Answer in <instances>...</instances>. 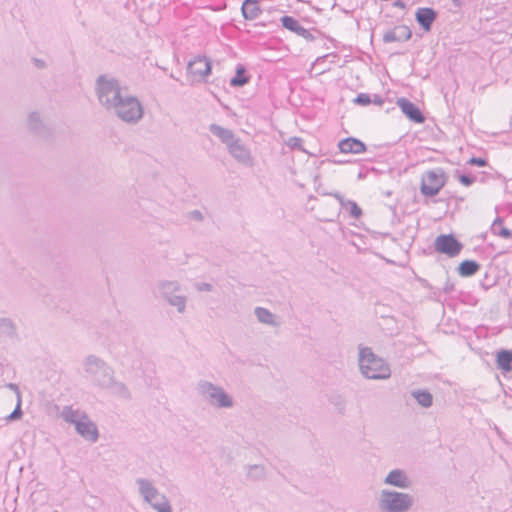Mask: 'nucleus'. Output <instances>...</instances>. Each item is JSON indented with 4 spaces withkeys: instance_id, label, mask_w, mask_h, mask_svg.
Masks as SVG:
<instances>
[{
    "instance_id": "4c0bfd02",
    "label": "nucleus",
    "mask_w": 512,
    "mask_h": 512,
    "mask_svg": "<svg viewBox=\"0 0 512 512\" xmlns=\"http://www.w3.org/2000/svg\"><path fill=\"white\" fill-rule=\"evenodd\" d=\"M468 164L475 165L479 167H484L487 165V160L481 157H472L468 160Z\"/></svg>"
},
{
    "instance_id": "b1692460",
    "label": "nucleus",
    "mask_w": 512,
    "mask_h": 512,
    "mask_svg": "<svg viewBox=\"0 0 512 512\" xmlns=\"http://www.w3.org/2000/svg\"><path fill=\"white\" fill-rule=\"evenodd\" d=\"M87 415L86 412L79 409H74L72 406H65L61 412L62 419L70 424L76 426L77 422L82 420V416Z\"/></svg>"
},
{
    "instance_id": "c03bdc74",
    "label": "nucleus",
    "mask_w": 512,
    "mask_h": 512,
    "mask_svg": "<svg viewBox=\"0 0 512 512\" xmlns=\"http://www.w3.org/2000/svg\"><path fill=\"white\" fill-rule=\"evenodd\" d=\"M190 217L197 221H201L203 219L202 213L198 210L190 212Z\"/></svg>"
},
{
    "instance_id": "49530a36",
    "label": "nucleus",
    "mask_w": 512,
    "mask_h": 512,
    "mask_svg": "<svg viewBox=\"0 0 512 512\" xmlns=\"http://www.w3.org/2000/svg\"><path fill=\"white\" fill-rule=\"evenodd\" d=\"M393 6L394 7H398V8H402L404 9L406 7L405 3L401 0H396L394 3H393Z\"/></svg>"
},
{
    "instance_id": "aec40b11",
    "label": "nucleus",
    "mask_w": 512,
    "mask_h": 512,
    "mask_svg": "<svg viewBox=\"0 0 512 512\" xmlns=\"http://www.w3.org/2000/svg\"><path fill=\"white\" fill-rule=\"evenodd\" d=\"M103 389H107L110 394L118 398L124 400L131 399V393L128 387L123 382L117 381L114 375L112 376V379L109 381V383L103 387Z\"/></svg>"
},
{
    "instance_id": "de8ad7c7",
    "label": "nucleus",
    "mask_w": 512,
    "mask_h": 512,
    "mask_svg": "<svg viewBox=\"0 0 512 512\" xmlns=\"http://www.w3.org/2000/svg\"><path fill=\"white\" fill-rule=\"evenodd\" d=\"M36 64L38 67H43L44 66V62L41 61V60H36Z\"/></svg>"
},
{
    "instance_id": "5701e85b",
    "label": "nucleus",
    "mask_w": 512,
    "mask_h": 512,
    "mask_svg": "<svg viewBox=\"0 0 512 512\" xmlns=\"http://www.w3.org/2000/svg\"><path fill=\"white\" fill-rule=\"evenodd\" d=\"M254 314L257 318V320L260 323L272 326V327H278L280 325V322L276 320V316L270 312L267 308L264 307H256L254 309Z\"/></svg>"
},
{
    "instance_id": "79ce46f5",
    "label": "nucleus",
    "mask_w": 512,
    "mask_h": 512,
    "mask_svg": "<svg viewBox=\"0 0 512 512\" xmlns=\"http://www.w3.org/2000/svg\"><path fill=\"white\" fill-rule=\"evenodd\" d=\"M7 388H9L10 390L14 391L16 393V396H17V400L18 399H21V393H20V390H19V387L17 384H14V383H8L6 385Z\"/></svg>"
},
{
    "instance_id": "0eeeda50",
    "label": "nucleus",
    "mask_w": 512,
    "mask_h": 512,
    "mask_svg": "<svg viewBox=\"0 0 512 512\" xmlns=\"http://www.w3.org/2000/svg\"><path fill=\"white\" fill-rule=\"evenodd\" d=\"M83 365L91 381L101 388L107 385L114 375V370L104 360L95 355L87 356Z\"/></svg>"
},
{
    "instance_id": "72a5a7b5",
    "label": "nucleus",
    "mask_w": 512,
    "mask_h": 512,
    "mask_svg": "<svg viewBox=\"0 0 512 512\" xmlns=\"http://www.w3.org/2000/svg\"><path fill=\"white\" fill-rule=\"evenodd\" d=\"M0 330L2 331V333L6 334L8 336L15 335V326L10 319H7V318L0 319Z\"/></svg>"
},
{
    "instance_id": "473e14b6",
    "label": "nucleus",
    "mask_w": 512,
    "mask_h": 512,
    "mask_svg": "<svg viewBox=\"0 0 512 512\" xmlns=\"http://www.w3.org/2000/svg\"><path fill=\"white\" fill-rule=\"evenodd\" d=\"M329 401L335 407V409L338 411V413H340L342 415L345 413L346 401L343 396L333 395L330 397Z\"/></svg>"
},
{
    "instance_id": "393cba45",
    "label": "nucleus",
    "mask_w": 512,
    "mask_h": 512,
    "mask_svg": "<svg viewBox=\"0 0 512 512\" xmlns=\"http://www.w3.org/2000/svg\"><path fill=\"white\" fill-rule=\"evenodd\" d=\"M496 364L503 372L512 371V351L501 350L497 353Z\"/></svg>"
},
{
    "instance_id": "bb28decb",
    "label": "nucleus",
    "mask_w": 512,
    "mask_h": 512,
    "mask_svg": "<svg viewBox=\"0 0 512 512\" xmlns=\"http://www.w3.org/2000/svg\"><path fill=\"white\" fill-rule=\"evenodd\" d=\"M411 396L423 408H429L433 404V396L428 390H413L411 391Z\"/></svg>"
},
{
    "instance_id": "4468645a",
    "label": "nucleus",
    "mask_w": 512,
    "mask_h": 512,
    "mask_svg": "<svg viewBox=\"0 0 512 512\" xmlns=\"http://www.w3.org/2000/svg\"><path fill=\"white\" fill-rule=\"evenodd\" d=\"M397 105L402 113L411 121L421 124L425 121V117L418 106L407 98L401 97L397 99Z\"/></svg>"
},
{
    "instance_id": "f3484780",
    "label": "nucleus",
    "mask_w": 512,
    "mask_h": 512,
    "mask_svg": "<svg viewBox=\"0 0 512 512\" xmlns=\"http://www.w3.org/2000/svg\"><path fill=\"white\" fill-rule=\"evenodd\" d=\"M437 18V12L430 7H421L416 10L415 19L426 32L431 30L433 22Z\"/></svg>"
},
{
    "instance_id": "6e6552de",
    "label": "nucleus",
    "mask_w": 512,
    "mask_h": 512,
    "mask_svg": "<svg viewBox=\"0 0 512 512\" xmlns=\"http://www.w3.org/2000/svg\"><path fill=\"white\" fill-rule=\"evenodd\" d=\"M157 291L159 296L166 301L167 304L175 307L178 313L184 314L186 312L187 297L178 294L181 291V285L178 281H159Z\"/></svg>"
},
{
    "instance_id": "a18cd8bd",
    "label": "nucleus",
    "mask_w": 512,
    "mask_h": 512,
    "mask_svg": "<svg viewBox=\"0 0 512 512\" xmlns=\"http://www.w3.org/2000/svg\"><path fill=\"white\" fill-rule=\"evenodd\" d=\"M452 2L455 7L461 8L465 4L466 0H452Z\"/></svg>"
},
{
    "instance_id": "423d86ee",
    "label": "nucleus",
    "mask_w": 512,
    "mask_h": 512,
    "mask_svg": "<svg viewBox=\"0 0 512 512\" xmlns=\"http://www.w3.org/2000/svg\"><path fill=\"white\" fill-rule=\"evenodd\" d=\"M139 494L157 512H172V507L164 494H161L153 485L152 481L146 478L136 479Z\"/></svg>"
},
{
    "instance_id": "c85d7f7f",
    "label": "nucleus",
    "mask_w": 512,
    "mask_h": 512,
    "mask_svg": "<svg viewBox=\"0 0 512 512\" xmlns=\"http://www.w3.org/2000/svg\"><path fill=\"white\" fill-rule=\"evenodd\" d=\"M28 126L29 129L36 134H43L45 131V125L38 112H32L29 114Z\"/></svg>"
},
{
    "instance_id": "c9c22d12",
    "label": "nucleus",
    "mask_w": 512,
    "mask_h": 512,
    "mask_svg": "<svg viewBox=\"0 0 512 512\" xmlns=\"http://www.w3.org/2000/svg\"><path fill=\"white\" fill-rule=\"evenodd\" d=\"M457 179L462 185L469 187L476 181V176L470 174H459L457 175Z\"/></svg>"
},
{
    "instance_id": "f03ea898",
    "label": "nucleus",
    "mask_w": 512,
    "mask_h": 512,
    "mask_svg": "<svg viewBox=\"0 0 512 512\" xmlns=\"http://www.w3.org/2000/svg\"><path fill=\"white\" fill-rule=\"evenodd\" d=\"M359 367L363 376L368 379H388L391 376L389 365L368 347L359 351Z\"/></svg>"
},
{
    "instance_id": "cd10ccee",
    "label": "nucleus",
    "mask_w": 512,
    "mask_h": 512,
    "mask_svg": "<svg viewBox=\"0 0 512 512\" xmlns=\"http://www.w3.org/2000/svg\"><path fill=\"white\" fill-rule=\"evenodd\" d=\"M250 80V76L246 75V68L239 64L236 67L235 76L230 80V86L232 87H243Z\"/></svg>"
},
{
    "instance_id": "7ed1b4c3",
    "label": "nucleus",
    "mask_w": 512,
    "mask_h": 512,
    "mask_svg": "<svg viewBox=\"0 0 512 512\" xmlns=\"http://www.w3.org/2000/svg\"><path fill=\"white\" fill-rule=\"evenodd\" d=\"M110 112L114 113L123 122L135 125L139 123L144 116V106L136 96L126 92L121 99L116 102Z\"/></svg>"
},
{
    "instance_id": "a211bd4d",
    "label": "nucleus",
    "mask_w": 512,
    "mask_h": 512,
    "mask_svg": "<svg viewBox=\"0 0 512 512\" xmlns=\"http://www.w3.org/2000/svg\"><path fill=\"white\" fill-rule=\"evenodd\" d=\"M384 483L400 489H407L411 485L409 477L401 469L391 470L385 477Z\"/></svg>"
},
{
    "instance_id": "e433bc0d",
    "label": "nucleus",
    "mask_w": 512,
    "mask_h": 512,
    "mask_svg": "<svg viewBox=\"0 0 512 512\" xmlns=\"http://www.w3.org/2000/svg\"><path fill=\"white\" fill-rule=\"evenodd\" d=\"M354 103L366 106L371 104V95L367 93H360L357 95V97L354 99Z\"/></svg>"
},
{
    "instance_id": "4be33fe9",
    "label": "nucleus",
    "mask_w": 512,
    "mask_h": 512,
    "mask_svg": "<svg viewBox=\"0 0 512 512\" xmlns=\"http://www.w3.org/2000/svg\"><path fill=\"white\" fill-rule=\"evenodd\" d=\"M241 11L246 20H255L262 13V9L257 0H244Z\"/></svg>"
},
{
    "instance_id": "f8f14e48",
    "label": "nucleus",
    "mask_w": 512,
    "mask_h": 512,
    "mask_svg": "<svg viewBox=\"0 0 512 512\" xmlns=\"http://www.w3.org/2000/svg\"><path fill=\"white\" fill-rule=\"evenodd\" d=\"M227 150L238 163L247 167L254 165V158L250 149L239 138L231 143Z\"/></svg>"
},
{
    "instance_id": "37998d69",
    "label": "nucleus",
    "mask_w": 512,
    "mask_h": 512,
    "mask_svg": "<svg viewBox=\"0 0 512 512\" xmlns=\"http://www.w3.org/2000/svg\"><path fill=\"white\" fill-rule=\"evenodd\" d=\"M332 196L338 200L341 207H343L347 201V199H345L339 192L333 193Z\"/></svg>"
},
{
    "instance_id": "a19ab883",
    "label": "nucleus",
    "mask_w": 512,
    "mask_h": 512,
    "mask_svg": "<svg viewBox=\"0 0 512 512\" xmlns=\"http://www.w3.org/2000/svg\"><path fill=\"white\" fill-rule=\"evenodd\" d=\"M371 103L378 105V106H382L384 103V99L378 94H373L371 96Z\"/></svg>"
},
{
    "instance_id": "412c9836",
    "label": "nucleus",
    "mask_w": 512,
    "mask_h": 512,
    "mask_svg": "<svg viewBox=\"0 0 512 512\" xmlns=\"http://www.w3.org/2000/svg\"><path fill=\"white\" fill-rule=\"evenodd\" d=\"M209 131L218 137L220 141L226 145L228 148L231 143H233L237 138L235 137L234 132L231 129L224 128L218 124H211L209 126Z\"/></svg>"
},
{
    "instance_id": "f704fd0d",
    "label": "nucleus",
    "mask_w": 512,
    "mask_h": 512,
    "mask_svg": "<svg viewBox=\"0 0 512 512\" xmlns=\"http://www.w3.org/2000/svg\"><path fill=\"white\" fill-rule=\"evenodd\" d=\"M21 403H22V400L18 399L15 409L12 411L11 414H9L6 417L7 421H15V420H18V419H20L22 417L23 412H22V409H21Z\"/></svg>"
},
{
    "instance_id": "c756f323",
    "label": "nucleus",
    "mask_w": 512,
    "mask_h": 512,
    "mask_svg": "<svg viewBox=\"0 0 512 512\" xmlns=\"http://www.w3.org/2000/svg\"><path fill=\"white\" fill-rule=\"evenodd\" d=\"M491 232L504 239H510L512 237V231L503 226V219L501 217H497L493 221Z\"/></svg>"
},
{
    "instance_id": "2f4dec72",
    "label": "nucleus",
    "mask_w": 512,
    "mask_h": 512,
    "mask_svg": "<svg viewBox=\"0 0 512 512\" xmlns=\"http://www.w3.org/2000/svg\"><path fill=\"white\" fill-rule=\"evenodd\" d=\"M342 208L348 210L350 216L355 219H358L362 216V209L353 200H347Z\"/></svg>"
},
{
    "instance_id": "6ab92c4d",
    "label": "nucleus",
    "mask_w": 512,
    "mask_h": 512,
    "mask_svg": "<svg viewBox=\"0 0 512 512\" xmlns=\"http://www.w3.org/2000/svg\"><path fill=\"white\" fill-rule=\"evenodd\" d=\"M338 148L342 153L360 154L366 151V145L357 138L348 137L338 143Z\"/></svg>"
},
{
    "instance_id": "ddd939ff",
    "label": "nucleus",
    "mask_w": 512,
    "mask_h": 512,
    "mask_svg": "<svg viewBox=\"0 0 512 512\" xmlns=\"http://www.w3.org/2000/svg\"><path fill=\"white\" fill-rule=\"evenodd\" d=\"M75 430L81 437L91 443L97 442L99 438L98 428L88 415L82 416V420L76 423Z\"/></svg>"
},
{
    "instance_id": "1a4fd4ad",
    "label": "nucleus",
    "mask_w": 512,
    "mask_h": 512,
    "mask_svg": "<svg viewBox=\"0 0 512 512\" xmlns=\"http://www.w3.org/2000/svg\"><path fill=\"white\" fill-rule=\"evenodd\" d=\"M434 249L438 253L453 258L460 254L463 244L452 234H441L434 241Z\"/></svg>"
},
{
    "instance_id": "a878e982",
    "label": "nucleus",
    "mask_w": 512,
    "mask_h": 512,
    "mask_svg": "<svg viewBox=\"0 0 512 512\" xmlns=\"http://www.w3.org/2000/svg\"><path fill=\"white\" fill-rule=\"evenodd\" d=\"M480 269V264L474 260H464L458 266V273L462 277L475 275Z\"/></svg>"
},
{
    "instance_id": "20e7f679",
    "label": "nucleus",
    "mask_w": 512,
    "mask_h": 512,
    "mask_svg": "<svg viewBox=\"0 0 512 512\" xmlns=\"http://www.w3.org/2000/svg\"><path fill=\"white\" fill-rule=\"evenodd\" d=\"M414 504L412 495L395 490L383 489L378 498L381 512H408Z\"/></svg>"
},
{
    "instance_id": "58836bf2",
    "label": "nucleus",
    "mask_w": 512,
    "mask_h": 512,
    "mask_svg": "<svg viewBox=\"0 0 512 512\" xmlns=\"http://www.w3.org/2000/svg\"><path fill=\"white\" fill-rule=\"evenodd\" d=\"M195 289L199 292H210L213 289V286L210 283L199 282L195 284Z\"/></svg>"
},
{
    "instance_id": "2eb2a0df",
    "label": "nucleus",
    "mask_w": 512,
    "mask_h": 512,
    "mask_svg": "<svg viewBox=\"0 0 512 512\" xmlns=\"http://www.w3.org/2000/svg\"><path fill=\"white\" fill-rule=\"evenodd\" d=\"M280 21L282 23V26L285 29H287L291 32H294L298 36H301L302 38H304L308 41L314 40V37L310 33V31L308 29L304 28L300 24V22L297 19H295L294 17L285 15L280 19Z\"/></svg>"
},
{
    "instance_id": "9d476101",
    "label": "nucleus",
    "mask_w": 512,
    "mask_h": 512,
    "mask_svg": "<svg viewBox=\"0 0 512 512\" xmlns=\"http://www.w3.org/2000/svg\"><path fill=\"white\" fill-rule=\"evenodd\" d=\"M445 185L444 173L441 170L428 171L421 183V193L428 197H433Z\"/></svg>"
},
{
    "instance_id": "dca6fc26",
    "label": "nucleus",
    "mask_w": 512,
    "mask_h": 512,
    "mask_svg": "<svg viewBox=\"0 0 512 512\" xmlns=\"http://www.w3.org/2000/svg\"><path fill=\"white\" fill-rule=\"evenodd\" d=\"M412 31L406 25L396 26L394 29L389 30L383 35V42H405L411 39Z\"/></svg>"
},
{
    "instance_id": "ea45409f",
    "label": "nucleus",
    "mask_w": 512,
    "mask_h": 512,
    "mask_svg": "<svg viewBox=\"0 0 512 512\" xmlns=\"http://www.w3.org/2000/svg\"><path fill=\"white\" fill-rule=\"evenodd\" d=\"M302 144V139L299 137H291L288 141V145L291 148H300Z\"/></svg>"
},
{
    "instance_id": "9b49d317",
    "label": "nucleus",
    "mask_w": 512,
    "mask_h": 512,
    "mask_svg": "<svg viewBox=\"0 0 512 512\" xmlns=\"http://www.w3.org/2000/svg\"><path fill=\"white\" fill-rule=\"evenodd\" d=\"M187 73L192 81H202L211 73V61L206 56L197 55L188 62Z\"/></svg>"
},
{
    "instance_id": "7c9ffc66",
    "label": "nucleus",
    "mask_w": 512,
    "mask_h": 512,
    "mask_svg": "<svg viewBox=\"0 0 512 512\" xmlns=\"http://www.w3.org/2000/svg\"><path fill=\"white\" fill-rule=\"evenodd\" d=\"M247 477L253 481L261 480L265 477V468L262 465H250Z\"/></svg>"
},
{
    "instance_id": "39448f33",
    "label": "nucleus",
    "mask_w": 512,
    "mask_h": 512,
    "mask_svg": "<svg viewBox=\"0 0 512 512\" xmlns=\"http://www.w3.org/2000/svg\"><path fill=\"white\" fill-rule=\"evenodd\" d=\"M198 394L211 406L218 409H229L234 406V400L221 386L207 380H200L197 384Z\"/></svg>"
},
{
    "instance_id": "f257e3e1",
    "label": "nucleus",
    "mask_w": 512,
    "mask_h": 512,
    "mask_svg": "<svg viewBox=\"0 0 512 512\" xmlns=\"http://www.w3.org/2000/svg\"><path fill=\"white\" fill-rule=\"evenodd\" d=\"M95 93L99 103L110 112L116 102L126 93V89L115 77L103 74L96 79Z\"/></svg>"
}]
</instances>
